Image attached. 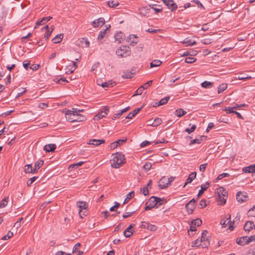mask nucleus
Instances as JSON below:
<instances>
[{"label": "nucleus", "mask_w": 255, "mask_h": 255, "mask_svg": "<svg viewBox=\"0 0 255 255\" xmlns=\"http://www.w3.org/2000/svg\"><path fill=\"white\" fill-rule=\"evenodd\" d=\"M123 33L122 32H119L115 35V41H117L118 43L121 42V40L123 38Z\"/></svg>", "instance_id": "nucleus-28"}, {"label": "nucleus", "mask_w": 255, "mask_h": 255, "mask_svg": "<svg viewBox=\"0 0 255 255\" xmlns=\"http://www.w3.org/2000/svg\"><path fill=\"white\" fill-rule=\"evenodd\" d=\"M230 219H231V215H229V217L227 218V220H226V221L222 220L221 222V224L223 227H226L227 226V225L229 224V229L231 230H232L233 229V227H232V224H234V221L232 222H231Z\"/></svg>", "instance_id": "nucleus-14"}, {"label": "nucleus", "mask_w": 255, "mask_h": 255, "mask_svg": "<svg viewBox=\"0 0 255 255\" xmlns=\"http://www.w3.org/2000/svg\"><path fill=\"white\" fill-rule=\"evenodd\" d=\"M238 79L239 80H246L251 79L252 77L251 76L244 77L242 75H239L238 77Z\"/></svg>", "instance_id": "nucleus-62"}, {"label": "nucleus", "mask_w": 255, "mask_h": 255, "mask_svg": "<svg viewBox=\"0 0 255 255\" xmlns=\"http://www.w3.org/2000/svg\"><path fill=\"white\" fill-rule=\"evenodd\" d=\"M152 81H148L146 83H145L143 85L141 86L144 89H147L149 86H151L152 84Z\"/></svg>", "instance_id": "nucleus-58"}, {"label": "nucleus", "mask_w": 255, "mask_h": 255, "mask_svg": "<svg viewBox=\"0 0 255 255\" xmlns=\"http://www.w3.org/2000/svg\"><path fill=\"white\" fill-rule=\"evenodd\" d=\"M107 4L110 7H114L116 6H118L119 4V3L118 1L112 0L108 1Z\"/></svg>", "instance_id": "nucleus-41"}, {"label": "nucleus", "mask_w": 255, "mask_h": 255, "mask_svg": "<svg viewBox=\"0 0 255 255\" xmlns=\"http://www.w3.org/2000/svg\"><path fill=\"white\" fill-rule=\"evenodd\" d=\"M237 243L239 245L244 246L248 243V237L244 236L237 239Z\"/></svg>", "instance_id": "nucleus-19"}, {"label": "nucleus", "mask_w": 255, "mask_h": 255, "mask_svg": "<svg viewBox=\"0 0 255 255\" xmlns=\"http://www.w3.org/2000/svg\"><path fill=\"white\" fill-rule=\"evenodd\" d=\"M205 138L204 136H202L200 137L199 138L195 139L194 140H192L190 142V145H192L195 143H200L201 141L203 140V138Z\"/></svg>", "instance_id": "nucleus-39"}, {"label": "nucleus", "mask_w": 255, "mask_h": 255, "mask_svg": "<svg viewBox=\"0 0 255 255\" xmlns=\"http://www.w3.org/2000/svg\"><path fill=\"white\" fill-rule=\"evenodd\" d=\"M52 18L51 16L43 17L40 20H38L36 22V25L45 24L47 22L49 21Z\"/></svg>", "instance_id": "nucleus-22"}, {"label": "nucleus", "mask_w": 255, "mask_h": 255, "mask_svg": "<svg viewBox=\"0 0 255 255\" xmlns=\"http://www.w3.org/2000/svg\"><path fill=\"white\" fill-rule=\"evenodd\" d=\"M124 155L121 153L117 152L113 158V163L112 166L115 168H119L125 162Z\"/></svg>", "instance_id": "nucleus-3"}, {"label": "nucleus", "mask_w": 255, "mask_h": 255, "mask_svg": "<svg viewBox=\"0 0 255 255\" xmlns=\"http://www.w3.org/2000/svg\"><path fill=\"white\" fill-rule=\"evenodd\" d=\"M196 126L195 125H193L192 126V127H191V128H186L185 131L187 132H188L189 134L191 133V132H193L195 129H196Z\"/></svg>", "instance_id": "nucleus-50"}, {"label": "nucleus", "mask_w": 255, "mask_h": 255, "mask_svg": "<svg viewBox=\"0 0 255 255\" xmlns=\"http://www.w3.org/2000/svg\"><path fill=\"white\" fill-rule=\"evenodd\" d=\"M134 195V191H131V192H129L127 195L126 198H125L124 202V204L127 203L130 200L131 198L133 197Z\"/></svg>", "instance_id": "nucleus-32"}, {"label": "nucleus", "mask_w": 255, "mask_h": 255, "mask_svg": "<svg viewBox=\"0 0 255 255\" xmlns=\"http://www.w3.org/2000/svg\"><path fill=\"white\" fill-rule=\"evenodd\" d=\"M8 197L4 198L0 203V208H3L7 205Z\"/></svg>", "instance_id": "nucleus-40"}, {"label": "nucleus", "mask_w": 255, "mask_h": 255, "mask_svg": "<svg viewBox=\"0 0 255 255\" xmlns=\"http://www.w3.org/2000/svg\"><path fill=\"white\" fill-rule=\"evenodd\" d=\"M65 115L66 119L71 122L75 121H83L85 119L84 116L72 112L71 110L66 111L65 112Z\"/></svg>", "instance_id": "nucleus-2"}, {"label": "nucleus", "mask_w": 255, "mask_h": 255, "mask_svg": "<svg viewBox=\"0 0 255 255\" xmlns=\"http://www.w3.org/2000/svg\"><path fill=\"white\" fill-rule=\"evenodd\" d=\"M202 223V221L200 219L197 218L193 220L191 222L192 226H199Z\"/></svg>", "instance_id": "nucleus-38"}, {"label": "nucleus", "mask_w": 255, "mask_h": 255, "mask_svg": "<svg viewBox=\"0 0 255 255\" xmlns=\"http://www.w3.org/2000/svg\"><path fill=\"white\" fill-rule=\"evenodd\" d=\"M137 113L134 110L132 112L129 113L128 115L126 117V119H131L133 117H134Z\"/></svg>", "instance_id": "nucleus-54"}, {"label": "nucleus", "mask_w": 255, "mask_h": 255, "mask_svg": "<svg viewBox=\"0 0 255 255\" xmlns=\"http://www.w3.org/2000/svg\"><path fill=\"white\" fill-rule=\"evenodd\" d=\"M247 214L249 217L255 218V205L248 211Z\"/></svg>", "instance_id": "nucleus-34"}, {"label": "nucleus", "mask_w": 255, "mask_h": 255, "mask_svg": "<svg viewBox=\"0 0 255 255\" xmlns=\"http://www.w3.org/2000/svg\"><path fill=\"white\" fill-rule=\"evenodd\" d=\"M196 200L193 198L186 205V209L189 214H192L195 209Z\"/></svg>", "instance_id": "nucleus-6"}, {"label": "nucleus", "mask_w": 255, "mask_h": 255, "mask_svg": "<svg viewBox=\"0 0 255 255\" xmlns=\"http://www.w3.org/2000/svg\"><path fill=\"white\" fill-rule=\"evenodd\" d=\"M84 163V161H80L78 163H76L75 164H73L69 166V168H74V167H77L78 166H81L83 163Z\"/></svg>", "instance_id": "nucleus-59"}, {"label": "nucleus", "mask_w": 255, "mask_h": 255, "mask_svg": "<svg viewBox=\"0 0 255 255\" xmlns=\"http://www.w3.org/2000/svg\"><path fill=\"white\" fill-rule=\"evenodd\" d=\"M133 73L129 70H127L124 72L123 75H122V77L123 78H131L132 77V75Z\"/></svg>", "instance_id": "nucleus-30"}, {"label": "nucleus", "mask_w": 255, "mask_h": 255, "mask_svg": "<svg viewBox=\"0 0 255 255\" xmlns=\"http://www.w3.org/2000/svg\"><path fill=\"white\" fill-rule=\"evenodd\" d=\"M164 200L163 198H160L159 197H157L155 196H152L151 197V200L154 201V203H155L156 205L157 204H159V206L161 205L162 203L161 202Z\"/></svg>", "instance_id": "nucleus-27"}, {"label": "nucleus", "mask_w": 255, "mask_h": 255, "mask_svg": "<svg viewBox=\"0 0 255 255\" xmlns=\"http://www.w3.org/2000/svg\"><path fill=\"white\" fill-rule=\"evenodd\" d=\"M186 114V112L184 111L182 109H179L175 111V114L178 117H181Z\"/></svg>", "instance_id": "nucleus-35"}, {"label": "nucleus", "mask_w": 255, "mask_h": 255, "mask_svg": "<svg viewBox=\"0 0 255 255\" xmlns=\"http://www.w3.org/2000/svg\"><path fill=\"white\" fill-rule=\"evenodd\" d=\"M253 225H254L253 222L250 221H247L244 226V230L246 231H250L253 229Z\"/></svg>", "instance_id": "nucleus-21"}, {"label": "nucleus", "mask_w": 255, "mask_h": 255, "mask_svg": "<svg viewBox=\"0 0 255 255\" xmlns=\"http://www.w3.org/2000/svg\"><path fill=\"white\" fill-rule=\"evenodd\" d=\"M63 38V34H59L56 35L52 40L53 43H58L62 40Z\"/></svg>", "instance_id": "nucleus-24"}, {"label": "nucleus", "mask_w": 255, "mask_h": 255, "mask_svg": "<svg viewBox=\"0 0 255 255\" xmlns=\"http://www.w3.org/2000/svg\"><path fill=\"white\" fill-rule=\"evenodd\" d=\"M253 167H254L252 166V165H251L249 166L244 167L243 169V171L245 173H252L253 172H255L254 171Z\"/></svg>", "instance_id": "nucleus-37"}, {"label": "nucleus", "mask_w": 255, "mask_h": 255, "mask_svg": "<svg viewBox=\"0 0 255 255\" xmlns=\"http://www.w3.org/2000/svg\"><path fill=\"white\" fill-rule=\"evenodd\" d=\"M13 236V233L9 231L6 235L3 236L2 238L3 240H6L11 238Z\"/></svg>", "instance_id": "nucleus-51"}, {"label": "nucleus", "mask_w": 255, "mask_h": 255, "mask_svg": "<svg viewBox=\"0 0 255 255\" xmlns=\"http://www.w3.org/2000/svg\"><path fill=\"white\" fill-rule=\"evenodd\" d=\"M115 84V82L109 81L108 82L102 83V84H101V86L105 88L109 87H113Z\"/></svg>", "instance_id": "nucleus-29"}, {"label": "nucleus", "mask_w": 255, "mask_h": 255, "mask_svg": "<svg viewBox=\"0 0 255 255\" xmlns=\"http://www.w3.org/2000/svg\"><path fill=\"white\" fill-rule=\"evenodd\" d=\"M207 205L206 200L205 199H202L199 202V206L200 209L205 208Z\"/></svg>", "instance_id": "nucleus-46"}, {"label": "nucleus", "mask_w": 255, "mask_h": 255, "mask_svg": "<svg viewBox=\"0 0 255 255\" xmlns=\"http://www.w3.org/2000/svg\"><path fill=\"white\" fill-rule=\"evenodd\" d=\"M162 1L171 11L175 10L177 7V4L173 0H162Z\"/></svg>", "instance_id": "nucleus-9"}, {"label": "nucleus", "mask_w": 255, "mask_h": 255, "mask_svg": "<svg viewBox=\"0 0 255 255\" xmlns=\"http://www.w3.org/2000/svg\"><path fill=\"white\" fill-rule=\"evenodd\" d=\"M144 89L142 86H140L136 91V93L133 95V96L141 95Z\"/></svg>", "instance_id": "nucleus-61"}, {"label": "nucleus", "mask_w": 255, "mask_h": 255, "mask_svg": "<svg viewBox=\"0 0 255 255\" xmlns=\"http://www.w3.org/2000/svg\"><path fill=\"white\" fill-rule=\"evenodd\" d=\"M170 185L169 179L165 176H163L160 180L158 186L160 189H164L167 188Z\"/></svg>", "instance_id": "nucleus-8"}, {"label": "nucleus", "mask_w": 255, "mask_h": 255, "mask_svg": "<svg viewBox=\"0 0 255 255\" xmlns=\"http://www.w3.org/2000/svg\"><path fill=\"white\" fill-rule=\"evenodd\" d=\"M147 226V229L151 231H155L157 229V227L155 225L150 224L149 223H148Z\"/></svg>", "instance_id": "nucleus-55"}, {"label": "nucleus", "mask_w": 255, "mask_h": 255, "mask_svg": "<svg viewBox=\"0 0 255 255\" xmlns=\"http://www.w3.org/2000/svg\"><path fill=\"white\" fill-rule=\"evenodd\" d=\"M196 59L194 57H187L185 59V62L187 63H193L195 62Z\"/></svg>", "instance_id": "nucleus-49"}, {"label": "nucleus", "mask_w": 255, "mask_h": 255, "mask_svg": "<svg viewBox=\"0 0 255 255\" xmlns=\"http://www.w3.org/2000/svg\"><path fill=\"white\" fill-rule=\"evenodd\" d=\"M227 88V84L226 83H223L221 84L219 87L218 90V93L219 94L221 93L223 91H224Z\"/></svg>", "instance_id": "nucleus-33"}, {"label": "nucleus", "mask_w": 255, "mask_h": 255, "mask_svg": "<svg viewBox=\"0 0 255 255\" xmlns=\"http://www.w3.org/2000/svg\"><path fill=\"white\" fill-rule=\"evenodd\" d=\"M80 247V243L76 244L74 246V248L73 249V251H72V254H74V253H76L78 251V249H79V248Z\"/></svg>", "instance_id": "nucleus-63"}, {"label": "nucleus", "mask_w": 255, "mask_h": 255, "mask_svg": "<svg viewBox=\"0 0 255 255\" xmlns=\"http://www.w3.org/2000/svg\"><path fill=\"white\" fill-rule=\"evenodd\" d=\"M127 41L129 42L130 46H133L138 42L137 37L136 35H130L127 39Z\"/></svg>", "instance_id": "nucleus-13"}, {"label": "nucleus", "mask_w": 255, "mask_h": 255, "mask_svg": "<svg viewBox=\"0 0 255 255\" xmlns=\"http://www.w3.org/2000/svg\"><path fill=\"white\" fill-rule=\"evenodd\" d=\"M201 42L202 43L204 44H206V45H208V44H210V43H212V39H210V38H205V39H203L201 40Z\"/></svg>", "instance_id": "nucleus-56"}, {"label": "nucleus", "mask_w": 255, "mask_h": 255, "mask_svg": "<svg viewBox=\"0 0 255 255\" xmlns=\"http://www.w3.org/2000/svg\"><path fill=\"white\" fill-rule=\"evenodd\" d=\"M105 142V140L104 139H92L89 140L88 144H92L96 146L99 145L102 143H104Z\"/></svg>", "instance_id": "nucleus-18"}, {"label": "nucleus", "mask_w": 255, "mask_h": 255, "mask_svg": "<svg viewBox=\"0 0 255 255\" xmlns=\"http://www.w3.org/2000/svg\"><path fill=\"white\" fill-rule=\"evenodd\" d=\"M39 67V65L38 64H33L31 66H30L29 68L32 71H36L38 69Z\"/></svg>", "instance_id": "nucleus-64"}, {"label": "nucleus", "mask_w": 255, "mask_h": 255, "mask_svg": "<svg viewBox=\"0 0 255 255\" xmlns=\"http://www.w3.org/2000/svg\"><path fill=\"white\" fill-rule=\"evenodd\" d=\"M215 193L219 205H224L227 200V191L223 187H220L216 190Z\"/></svg>", "instance_id": "nucleus-1"}, {"label": "nucleus", "mask_w": 255, "mask_h": 255, "mask_svg": "<svg viewBox=\"0 0 255 255\" xmlns=\"http://www.w3.org/2000/svg\"><path fill=\"white\" fill-rule=\"evenodd\" d=\"M80 42L82 46L88 47L90 45V42L87 39L83 38Z\"/></svg>", "instance_id": "nucleus-44"}, {"label": "nucleus", "mask_w": 255, "mask_h": 255, "mask_svg": "<svg viewBox=\"0 0 255 255\" xmlns=\"http://www.w3.org/2000/svg\"><path fill=\"white\" fill-rule=\"evenodd\" d=\"M248 197L246 193L242 192H239L236 195V199L239 202L243 203L247 200Z\"/></svg>", "instance_id": "nucleus-11"}, {"label": "nucleus", "mask_w": 255, "mask_h": 255, "mask_svg": "<svg viewBox=\"0 0 255 255\" xmlns=\"http://www.w3.org/2000/svg\"><path fill=\"white\" fill-rule=\"evenodd\" d=\"M162 62L159 60H154L150 63V66L151 68L158 67L160 66Z\"/></svg>", "instance_id": "nucleus-31"}, {"label": "nucleus", "mask_w": 255, "mask_h": 255, "mask_svg": "<svg viewBox=\"0 0 255 255\" xmlns=\"http://www.w3.org/2000/svg\"><path fill=\"white\" fill-rule=\"evenodd\" d=\"M38 177L34 176L29 179L27 182V186H30L36 180Z\"/></svg>", "instance_id": "nucleus-52"}, {"label": "nucleus", "mask_w": 255, "mask_h": 255, "mask_svg": "<svg viewBox=\"0 0 255 255\" xmlns=\"http://www.w3.org/2000/svg\"><path fill=\"white\" fill-rule=\"evenodd\" d=\"M182 43L184 44L187 43V45H190V46H192L196 44V42L195 41L192 42V40L190 39L184 40V41L182 42Z\"/></svg>", "instance_id": "nucleus-57"}, {"label": "nucleus", "mask_w": 255, "mask_h": 255, "mask_svg": "<svg viewBox=\"0 0 255 255\" xmlns=\"http://www.w3.org/2000/svg\"><path fill=\"white\" fill-rule=\"evenodd\" d=\"M134 224H130L128 228L124 232V235L126 238L130 237L133 234V232L131 230L133 227Z\"/></svg>", "instance_id": "nucleus-16"}, {"label": "nucleus", "mask_w": 255, "mask_h": 255, "mask_svg": "<svg viewBox=\"0 0 255 255\" xmlns=\"http://www.w3.org/2000/svg\"><path fill=\"white\" fill-rule=\"evenodd\" d=\"M77 206L78 208H79V214L80 215V217L82 218V215L84 216H85L86 211H82L83 209L86 210L88 207V205L87 203L85 202L84 201H79L77 203Z\"/></svg>", "instance_id": "nucleus-5"}, {"label": "nucleus", "mask_w": 255, "mask_h": 255, "mask_svg": "<svg viewBox=\"0 0 255 255\" xmlns=\"http://www.w3.org/2000/svg\"><path fill=\"white\" fill-rule=\"evenodd\" d=\"M43 160H39L35 163L34 168H37V171L43 164Z\"/></svg>", "instance_id": "nucleus-48"}, {"label": "nucleus", "mask_w": 255, "mask_h": 255, "mask_svg": "<svg viewBox=\"0 0 255 255\" xmlns=\"http://www.w3.org/2000/svg\"><path fill=\"white\" fill-rule=\"evenodd\" d=\"M213 83L209 81H204L201 84V86L205 88H209L212 87Z\"/></svg>", "instance_id": "nucleus-43"}, {"label": "nucleus", "mask_w": 255, "mask_h": 255, "mask_svg": "<svg viewBox=\"0 0 255 255\" xmlns=\"http://www.w3.org/2000/svg\"><path fill=\"white\" fill-rule=\"evenodd\" d=\"M196 176V172H192L189 176H188V178L187 179L186 181H187V183H191L195 178Z\"/></svg>", "instance_id": "nucleus-36"}, {"label": "nucleus", "mask_w": 255, "mask_h": 255, "mask_svg": "<svg viewBox=\"0 0 255 255\" xmlns=\"http://www.w3.org/2000/svg\"><path fill=\"white\" fill-rule=\"evenodd\" d=\"M24 171L26 173H35L37 172V168H32L31 164H27L24 166Z\"/></svg>", "instance_id": "nucleus-15"}, {"label": "nucleus", "mask_w": 255, "mask_h": 255, "mask_svg": "<svg viewBox=\"0 0 255 255\" xmlns=\"http://www.w3.org/2000/svg\"><path fill=\"white\" fill-rule=\"evenodd\" d=\"M192 244H193V245H192L193 247L202 246L203 248L207 247V244L204 243V244H202V243L200 242L199 239L196 240L195 241H194L193 242Z\"/></svg>", "instance_id": "nucleus-26"}, {"label": "nucleus", "mask_w": 255, "mask_h": 255, "mask_svg": "<svg viewBox=\"0 0 255 255\" xmlns=\"http://www.w3.org/2000/svg\"><path fill=\"white\" fill-rule=\"evenodd\" d=\"M56 148L55 144H48L44 146V150L47 152H53Z\"/></svg>", "instance_id": "nucleus-17"}, {"label": "nucleus", "mask_w": 255, "mask_h": 255, "mask_svg": "<svg viewBox=\"0 0 255 255\" xmlns=\"http://www.w3.org/2000/svg\"><path fill=\"white\" fill-rule=\"evenodd\" d=\"M209 183H206L204 184H202L201 186V189L199 190L198 197H199L203 194L204 191L207 189V188L209 187Z\"/></svg>", "instance_id": "nucleus-23"}, {"label": "nucleus", "mask_w": 255, "mask_h": 255, "mask_svg": "<svg viewBox=\"0 0 255 255\" xmlns=\"http://www.w3.org/2000/svg\"><path fill=\"white\" fill-rule=\"evenodd\" d=\"M105 23V21L104 18L103 17H100L92 21V25L94 27L96 28L103 26Z\"/></svg>", "instance_id": "nucleus-12"}, {"label": "nucleus", "mask_w": 255, "mask_h": 255, "mask_svg": "<svg viewBox=\"0 0 255 255\" xmlns=\"http://www.w3.org/2000/svg\"><path fill=\"white\" fill-rule=\"evenodd\" d=\"M140 191L144 196H147L148 195L149 191L147 187H144L143 188H141Z\"/></svg>", "instance_id": "nucleus-53"}, {"label": "nucleus", "mask_w": 255, "mask_h": 255, "mask_svg": "<svg viewBox=\"0 0 255 255\" xmlns=\"http://www.w3.org/2000/svg\"><path fill=\"white\" fill-rule=\"evenodd\" d=\"M162 122V121L161 119L156 118V119H154L153 121V127H157L160 125L161 124Z\"/></svg>", "instance_id": "nucleus-45"}, {"label": "nucleus", "mask_w": 255, "mask_h": 255, "mask_svg": "<svg viewBox=\"0 0 255 255\" xmlns=\"http://www.w3.org/2000/svg\"><path fill=\"white\" fill-rule=\"evenodd\" d=\"M151 167V163L150 162H146L143 166V168L146 170H149Z\"/></svg>", "instance_id": "nucleus-60"}, {"label": "nucleus", "mask_w": 255, "mask_h": 255, "mask_svg": "<svg viewBox=\"0 0 255 255\" xmlns=\"http://www.w3.org/2000/svg\"><path fill=\"white\" fill-rule=\"evenodd\" d=\"M230 176L229 173H223L218 175L217 178L216 179V181L222 179L224 177H229Z\"/></svg>", "instance_id": "nucleus-47"}, {"label": "nucleus", "mask_w": 255, "mask_h": 255, "mask_svg": "<svg viewBox=\"0 0 255 255\" xmlns=\"http://www.w3.org/2000/svg\"><path fill=\"white\" fill-rule=\"evenodd\" d=\"M109 112V108L108 107L106 106L104 108V111H100L94 117V120L98 121L102 118L105 117L108 112Z\"/></svg>", "instance_id": "nucleus-7"}, {"label": "nucleus", "mask_w": 255, "mask_h": 255, "mask_svg": "<svg viewBox=\"0 0 255 255\" xmlns=\"http://www.w3.org/2000/svg\"><path fill=\"white\" fill-rule=\"evenodd\" d=\"M130 51L128 47L122 46L116 51V54L118 56L126 57L130 54Z\"/></svg>", "instance_id": "nucleus-4"}, {"label": "nucleus", "mask_w": 255, "mask_h": 255, "mask_svg": "<svg viewBox=\"0 0 255 255\" xmlns=\"http://www.w3.org/2000/svg\"><path fill=\"white\" fill-rule=\"evenodd\" d=\"M50 29L51 30H49L48 26L47 25H46L41 29L42 31L45 32V35L43 37V38H44L45 40H47L49 36L51 35L52 32L54 30V26L53 25L51 26Z\"/></svg>", "instance_id": "nucleus-10"}, {"label": "nucleus", "mask_w": 255, "mask_h": 255, "mask_svg": "<svg viewBox=\"0 0 255 255\" xmlns=\"http://www.w3.org/2000/svg\"><path fill=\"white\" fill-rule=\"evenodd\" d=\"M107 35V29H105L103 31H101L99 32L98 37V40L100 42V43H102V40L103 39L104 37L106 36Z\"/></svg>", "instance_id": "nucleus-25"}, {"label": "nucleus", "mask_w": 255, "mask_h": 255, "mask_svg": "<svg viewBox=\"0 0 255 255\" xmlns=\"http://www.w3.org/2000/svg\"><path fill=\"white\" fill-rule=\"evenodd\" d=\"M169 97H167L162 99L161 100H160L159 102H158V106H161V105H163L166 104L167 102H168V101L169 100Z\"/></svg>", "instance_id": "nucleus-42"}, {"label": "nucleus", "mask_w": 255, "mask_h": 255, "mask_svg": "<svg viewBox=\"0 0 255 255\" xmlns=\"http://www.w3.org/2000/svg\"><path fill=\"white\" fill-rule=\"evenodd\" d=\"M156 206L154 201L151 200V197L149 198V201L146 203L145 210H149Z\"/></svg>", "instance_id": "nucleus-20"}]
</instances>
